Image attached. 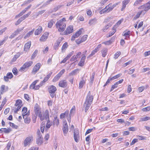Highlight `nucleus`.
<instances>
[{
  "mask_svg": "<svg viewBox=\"0 0 150 150\" xmlns=\"http://www.w3.org/2000/svg\"><path fill=\"white\" fill-rule=\"evenodd\" d=\"M93 99V97L92 95H91L90 92H88L86 99V101L84 104H86L85 108V112H86L89 109L90 105L92 102Z\"/></svg>",
  "mask_w": 150,
  "mask_h": 150,
  "instance_id": "1",
  "label": "nucleus"
},
{
  "mask_svg": "<svg viewBox=\"0 0 150 150\" xmlns=\"http://www.w3.org/2000/svg\"><path fill=\"white\" fill-rule=\"evenodd\" d=\"M119 4L118 3H117L112 5L111 4H110L108 5L105 8L102 9L100 12V13L102 14L105 12H109L111 11L112 9Z\"/></svg>",
  "mask_w": 150,
  "mask_h": 150,
  "instance_id": "2",
  "label": "nucleus"
},
{
  "mask_svg": "<svg viewBox=\"0 0 150 150\" xmlns=\"http://www.w3.org/2000/svg\"><path fill=\"white\" fill-rule=\"evenodd\" d=\"M56 28L59 32L63 31L66 27V24L61 20L58 21L56 23Z\"/></svg>",
  "mask_w": 150,
  "mask_h": 150,
  "instance_id": "3",
  "label": "nucleus"
},
{
  "mask_svg": "<svg viewBox=\"0 0 150 150\" xmlns=\"http://www.w3.org/2000/svg\"><path fill=\"white\" fill-rule=\"evenodd\" d=\"M138 9H143L141 11L142 12V15H144L150 9V1L146 4L139 6Z\"/></svg>",
  "mask_w": 150,
  "mask_h": 150,
  "instance_id": "4",
  "label": "nucleus"
},
{
  "mask_svg": "<svg viewBox=\"0 0 150 150\" xmlns=\"http://www.w3.org/2000/svg\"><path fill=\"white\" fill-rule=\"evenodd\" d=\"M56 90V88L54 86H51L48 88V91L50 93L51 97L52 98H53L55 96V93Z\"/></svg>",
  "mask_w": 150,
  "mask_h": 150,
  "instance_id": "5",
  "label": "nucleus"
},
{
  "mask_svg": "<svg viewBox=\"0 0 150 150\" xmlns=\"http://www.w3.org/2000/svg\"><path fill=\"white\" fill-rule=\"evenodd\" d=\"M39 117L41 120L46 119L49 118V111L48 110H46L43 114L42 115L41 113L39 115Z\"/></svg>",
  "mask_w": 150,
  "mask_h": 150,
  "instance_id": "6",
  "label": "nucleus"
},
{
  "mask_svg": "<svg viewBox=\"0 0 150 150\" xmlns=\"http://www.w3.org/2000/svg\"><path fill=\"white\" fill-rule=\"evenodd\" d=\"M33 138L32 135L29 136L26 138L24 141L25 146H26L30 143L33 141Z\"/></svg>",
  "mask_w": 150,
  "mask_h": 150,
  "instance_id": "7",
  "label": "nucleus"
},
{
  "mask_svg": "<svg viewBox=\"0 0 150 150\" xmlns=\"http://www.w3.org/2000/svg\"><path fill=\"white\" fill-rule=\"evenodd\" d=\"M33 62L32 61H29L25 62L24 64L21 67L20 69V71H24V69L26 68H28L31 66L33 64Z\"/></svg>",
  "mask_w": 150,
  "mask_h": 150,
  "instance_id": "8",
  "label": "nucleus"
},
{
  "mask_svg": "<svg viewBox=\"0 0 150 150\" xmlns=\"http://www.w3.org/2000/svg\"><path fill=\"white\" fill-rule=\"evenodd\" d=\"M74 133V140L76 142H78L80 139L79 131L77 129H75Z\"/></svg>",
  "mask_w": 150,
  "mask_h": 150,
  "instance_id": "9",
  "label": "nucleus"
},
{
  "mask_svg": "<svg viewBox=\"0 0 150 150\" xmlns=\"http://www.w3.org/2000/svg\"><path fill=\"white\" fill-rule=\"evenodd\" d=\"M75 111V107L74 106L71 109L70 114L69 116L67 117V120L69 123H70L71 120V116L74 115Z\"/></svg>",
  "mask_w": 150,
  "mask_h": 150,
  "instance_id": "10",
  "label": "nucleus"
},
{
  "mask_svg": "<svg viewBox=\"0 0 150 150\" xmlns=\"http://www.w3.org/2000/svg\"><path fill=\"white\" fill-rule=\"evenodd\" d=\"M41 66V64L40 63H37L34 67L32 70V73L35 74L39 69Z\"/></svg>",
  "mask_w": 150,
  "mask_h": 150,
  "instance_id": "11",
  "label": "nucleus"
},
{
  "mask_svg": "<svg viewBox=\"0 0 150 150\" xmlns=\"http://www.w3.org/2000/svg\"><path fill=\"white\" fill-rule=\"evenodd\" d=\"M73 31V25H70L68 27L64 33V35H67L72 33Z\"/></svg>",
  "mask_w": 150,
  "mask_h": 150,
  "instance_id": "12",
  "label": "nucleus"
},
{
  "mask_svg": "<svg viewBox=\"0 0 150 150\" xmlns=\"http://www.w3.org/2000/svg\"><path fill=\"white\" fill-rule=\"evenodd\" d=\"M82 30V29H80L75 34L73 35L71 37V40L74 41L75 40L76 38L78 37L81 34Z\"/></svg>",
  "mask_w": 150,
  "mask_h": 150,
  "instance_id": "13",
  "label": "nucleus"
},
{
  "mask_svg": "<svg viewBox=\"0 0 150 150\" xmlns=\"http://www.w3.org/2000/svg\"><path fill=\"white\" fill-rule=\"evenodd\" d=\"M67 85V81L65 80H62L59 83V86L61 87L65 88Z\"/></svg>",
  "mask_w": 150,
  "mask_h": 150,
  "instance_id": "14",
  "label": "nucleus"
},
{
  "mask_svg": "<svg viewBox=\"0 0 150 150\" xmlns=\"http://www.w3.org/2000/svg\"><path fill=\"white\" fill-rule=\"evenodd\" d=\"M49 35L48 32H45L40 37V40L42 42L45 41L47 39Z\"/></svg>",
  "mask_w": 150,
  "mask_h": 150,
  "instance_id": "15",
  "label": "nucleus"
},
{
  "mask_svg": "<svg viewBox=\"0 0 150 150\" xmlns=\"http://www.w3.org/2000/svg\"><path fill=\"white\" fill-rule=\"evenodd\" d=\"M36 142L38 145H42L43 143V139L42 136H37L36 140Z\"/></svg>",
  "mask_w": 150,
  "mask_h": 150,
  "instance_id": "16",
  "label": "nucleus"
},
{
  "mask_svg": "<svg viewBox=\"0 0 150 150\" xmlns=\"http://www.w3.org/2000/svg\"><path fill=\"white\" fill-rule=\"evenodd\" d=\"M8 90V87L7 86H5L4 85H2L0 87V93L1 94L7 91Z\"/></svg>",
  "mask_w": 150,
  "mask_h": 150,
  "instance_id": "17",
  "label": "nucleus"
},
{
  "mask_svg": "<svg viewBox=\"0 0 150 150\" xmlns=\"http://www.w3.org/2000/svg\"><path fill=\"white\" fill-rule=\"evenodd\" d=\"M13 76L12 74L11 73L8 72V73L6 76H4V79L6 81H8L9 79H11L12 78Z\"/></svg>",
  "mask_w": 150,
  "mask_h": 150,
  "instance_id": "18",
  "label": "nucleus"
},
{
  "mask_svg": "<svg viewBox=\"0 0 150 150\" xmlns=\"http://www.w3.org/2000/svg\"><path fill=\"white\" fill-rule=\"evenodd\" d=\"M131 0H124L122 2V6L121 8V11H123L126 8V5L130 2Z\"/></svg>",
  "mask_w": 150,
  "mask_h": 150,
  "instance_id": "19",
  "label": "nucleus"
},
{
  "mask_svg": "<svg viewBox=\"0 0 150 150\" xmlns=\"http://www.w3.org/2000/svg\"><path fill=\"white\" fill-rule=\"evenodd\" d=\"M31 45V42L30 41L26 43L24 47V51L26 52L28 51Z\"/></svg>",
  "mask_w": 150,
  "mask_h": 150,
  "instance_id": "20",
  "label": "nucleus"
},
{
  "mask_svg": "<svg viewBox=\"0 0 150 150\" xmlns=\"http://www.w3.org/2000/svg\"><path fill=\"white\" fill-rule=\"evenodd\" d=\"M86 58V56L85 55H84L82 57L79 63V66L82 67L84 65Z\"/></svg>",
  "mask_w": 150,
  "mask_h": 150,
  "instance_id": "21",
  "label": "nucleus"
},
{
  "mask_svg": "<svg viewBox=\"0 0 150 150\" xmlns=\"http://www.w3.org/2000/svg\"><path fill=\"white\" fill-rule=\"evenodd\" d=\"M130 33V31H128L127 32L126 31H125L122 34V35L125 36V39L128 40L129 38Z\"/></svg>",
  "mask_w": 150,
  "mask_h": 150,
  "instance_id": "22",
  "label": "nucleus"
},
{
  "mask_svg": "<svg viewBox=\"0 0 150 150\" xmlns=\"http://www.w3.org/2000/svg\"><path fill=\"white\" fill-rule=\"evenodd\" d=\"M69 113V111L68 110H66L64 113H62L60 115V118L61 119H62L64 118L67 117V118L69 116L68 114Z\"/></svg>",
  "mask_w": 150,
  "mask_h": 150,
  "instance_id": "23",
  "label": "nucleus"
},
{
  "mask_svg": "<svg viewBox=\"0 0 150 150\" xmlns=\"http://www.w3.org/2000/svg\"><path fill=\"white\" fill-rule=\"evenodd\" d=\"M42 28L41 26H39L38 27V28L37 29L35 32V35H39L42 32Z\"/></svg>",
  "mask_w": 150,
  "mask_h": 150,
  "instance_id": "24",
  "label": "nucleus"
},
{
  "mask_svg": "<svg viewBox=\"0 0 150 150\" xmlns=\"http://www.w3.org/2000/svg\"><path fill=\"white\" fill-rule=\"evenodd\" d=\"M11 131V129H6V128H1L0 130L1 133L4 132L6 133H8Z\"/></svg>",
  "mask_w": 150,
  "mask_h": 150,
  "instance_id": "25",
  "label": "nucleus"
},
{
  "mask_svg": "<svg viewBox=\"0 0 150 150\" xmlns=\"http://www.w3.org/2000/svg\"><path fill=\"white\" fill-rule=\"evenodd\" d=\"M97 23V19L96 18L92 19L90 20L88 24L90 25H94Z\"/></svg>",
  "mask_w": 150,
  "mask_h": 150,
  "instance_id": "26",
  "label": "nucleus"
},
{
  "mask_svg": "<svg viewBox=\"0 0 150 150\" xmlns=\"http://www.w3.org/2000/svg\"><path fill=\"white\" fill-rule=\"evenodd\" d=\"M108 52V49L107 48H104L102 49L101 51L102 56L103 57H105L107 54Z\"/></svg>",
  "mask_w": 150,
  "mask_h": 150,
  "instance_id": "27",
  "label": "nucleus"
},
{
  "mask_svg": "<svg viewBox=\"0 0 150 150\" xmlns=\"http://www.w3.org/2000/svg\"><path fill=\"white\" fill-rule=\"evenodd\" d=\"M22 102L21 100H18L16 101V103L15 104V105L16 106H17L18 108H19V107H20L21 108L22 106Z\"/></svg>",
  "mask_w": 150,
  "mask_h": 150,
  "instance_id": "28",
  "label": "nucleus"
},
{
  "mask_svg": "<svg viewBox=\"0 0 150 150\" xmlns=\"http://www.w3.org/2000/svg\"><path fill=\"white\" fill-rule=\"evenodd\" d=\"M98 51V50H97V48H95L94 50L92 51L91 53L87 57V58L88 59L90 58V57L94 55Z\"/></svg>",
  "mask_w": 150,
  "mask_h": 150,
  "instance_id": "29",
  "label": "nucleus"
},
{
  "mask_svg": "<svg viewBox=\"0 0 150 150\" xmlns=\"http://www.w3.org/2000/svg\"><path fill=\"white\" fill-rule=\"evenodd\" d=\"M62 40H61L58 39L57 40L56 42L55 43L54 46V48L55 50L58 49V47L61 42Z\"/></svg>",
  "mask_w": 150,
  "mask_h": 150,
  "instance_id": "30",
  "label": "nucleus"
},
{
  "mask_svg": "<svg viewBox=\"0 0 150 150\" xmlns=\"http://www.w3.org/2000/svg\"><path fill=\"white\" fill-rule=\"evenodd\" d=\"M38 81V80H36L34 81L30 85V88L31 89H35V85L36 83Z\"/></svg>",
  "mask_w": 150,
  "mask_h": 150,
  "instance_id": "31",
  "label": "nucleus"
},
{
  "mask_svg": "<svg viewBox=\"0 0 150 150\" xmlns=\"http://www.w3.org/2000/svg\"><path fill=\"white\" fill-rule=\"evenodd\" d=\"M53 124L57 126H58L59 124V120L57 119V117L55 116L54 117V119L53 121Z\"/></svg>",
  "mask_w": 150,
  "mask_h": 150,
  "instance_id": "32",
  "label": "nucleus"
},
{
  "mask_svg": "<svg viewBox=\"0 0 150 150\" xmlns=\"http://www.w3.org/2000/svg\"><path fill=\"white\" fill-rule=\"evenodd\" d=\"M52 125H53L52 122H50L49 120H48L46 124L45 129L47 130V129H48L50 128Z\"/></svg>",
  "mask_w": 150,
  "mask_h": 150,
  "instance_id": "33",
  "label": "nucleus"
},
{
  "mask_svg": "<svg viewBox=\"0 0 150 150\" xmlns=\"http://www.w3.org/2000/svg\"><path fill=\"white\" fill-rule=\"evenodd\" d=\"M34 111L35 112V114L37 115L38 114V116L39 117V115L41 114V112L39 110V109L38 107H35L34 108Z\"/></svg>",
  "mask_w": 150,
  "mask_h": 150,
  "instance_id": "34",
  "label": "nucleus"
},
{
  "mask_svg": "<svg viewBox=\"0 0 150 150\" xmlns=\"http://www.w3.org/2000/svg\"><path fill=\"white\" fill-rule=\"evenodd\" d=\"M78 71L79 69H75L70 72L69 75L70 76L76 75L77 74Z\"/></svg>",
  "mask_w": 150,
  "mask_h": 150,
  "instance_id": "35",
  "label": "nucleus"
},
{
  "mask_svg": "<svg viewBox=\"0 0 150 150\" xmlns=\"http://www.w3.org/2000/svg\"><path fill=\"white\" fill-rule=\"evenodd\" d=\"M142 15V12L141 11H139L137 14L134 17L133 20H135L138 18L140 15Z\"/></svg>",
  "mask_w": 150,
  "mask_h": 150,
  "instance_id": "36",
  "label": "nucleus"
},
{
  "mask_svg": "<svg viewBox=\"0 0 150 150\" xmlns=\"http://www.w3.org/2000/svg\"><path fill=\"white\" fill-rule=\"evenodd\" d=\"M85 81L83 79H82V80L80 82L79 85V88L80 89L83 87V85L85 84Z\"/></svg>",
  "mask_w": 150,
  "mask_h": 150,
  "instance_id": "37",
  "label": "nucleus"
},
{
  "mask_svg": "<svg viewBox=\"0 0 150 150\" xmlns=\"http://www.w3.org/2000/svg\"><path fill=\"white\" fill-rule=\"evenodd\" d=\"M8 38V36H5L4 37L2 40L0 41V46L2 45L6 41Z\"/></svg>",
  "mask_w": 150,
  "mask_h": 150,
  "instance_id": "38",
  "label": "nucleus"
},
{
  "mask_svg": "<svg viewBox=\"0 0 150 150\" xmlns=\"http://www.w3.org/2000/svg\"><path fill=\"white\" fill-rule=\"evenodd\" d=\"M6 100H7L6 99V98H4L3 101L2 103L1 104V106L0 107V111L2 110L5 104V103L6 102Z\"/></svg>",
  "mask_w": 150,
  "mask_h": 150,
  "instance_id": "39",
  "label": "nucleus"
},
{
  "mask_svg": "<svg viewBox=\"0 0 150 150\" xmlns=\"http://www.w3.org/2000/svg\"><path fill=\"white\" fill-rule=\"evenodd\" d=\"M38 52V50H36L35 51L31 57V59H33L35 57L37 54Z\"/></svg>",
  "mask_w": 150,
  "mask_h": 150,
  "instance_id": "40",
  "label": "nucleus"
},
{
  "mask_svg": "<svg viewBox=\"0 0 150 150\" xmlns=\"http://www.w3.org/2000/svg\"><path fill=\"white\" fill-rule=\"evenodd\" d=\"M63 128H65L68 129V127L67 123L66 121L65 120L63 122Z\"/></svg>",
  "mask_w": 150,
  "mask_h": 150,
  "instance_id": "41",
  "label": "nucleus"
},
{
  "mask_svg": "<svg viewBox=\"0 0 150 150\" xmlns=\"http://www.w3.org/2000/svg\"><path fill=\"white\" fill-rule=\"evenodd\" d=\"M33 32H34V30H31V31L29 32L24 37V38L25 39L27 38L30 37V35L33 34Z\"/></svg>",
  "mask_w": 150,
  "mask_h": 150,
  "instance_id": "42",
  "label": "nucleus"
},
{
  "mask_svg": "<svg viewBox=\"0 0 150 150\" xmlns=\"http://www.w3.org/2000/svg\"><path fill=\"white\" fill-rule=\"evenodd\" d=\"M123 21V19H121L119 21L116 23V24L113 27L114 28H116L118 27L122 23Z\"/></svg>",
  "mask_w": 150,
  "mask_h": 150,
  "instance_id": "43",
  "label": "nucleus"
},
{
  "mask_svg": "<svg viewBox=\"0 0 150 150\" xmlns=\"http://www.w3.org/2000/svg\"><path fill=\"white\" fill-rule=\"evenodd\" d=\"M143 1V0H136L134 2V5L135 6H137L138 4H140Z\"/></svg>",
  "mask_w": 150,
  "mask_h": 150,
  "instance_id": "44",
  "label": "nucleus"
},
{
  "mask_svg": "<svg viewBox=\"0 0 150 150\" xmlns=\"http://www.w3.org/2000/svg\"><path fill=\"white\" fill-rule=\"evenodd\" d=\"M112 29L113 30V31L109 33V35L107 36L108 37L111 36L112 35H113L115 32L116 31V28H114V27H113Z\"/></svg>",
  "mask_w": 150,
  "mask_h": 150,
  "instance_id": "45",
  "label": "nucleus"
},
{
  "mask_svg": "<svg viewBox=\"0 0 150 150\" xmlns=\"http://www.w3.org/2000/svg\"><path fill=\"white\" fill-rule=\"evenodd\" d=\"M20 56L19 54H16L14 55V57L11 60V61L12 62H14L16 61V59L19 57Z\"/></svg>",
  "mask_w": 150,
  "mask_h": 150,
  "instance_id": "46",
  "label": "nucleus"
},
{
  "mask_svg": "<svg viewBox=\"0 0 150 150\" xmlns=\"http://www.w3.org/2000/svg\"><path fill=\"white\" fill-rule=\"evenodd\" d=\"M60 77V76L59 75V74H57L53 79V81L54 82H55L59 80Z\"/></svg>",
  "mask_w": 150,
  "mask_h": 150,
  "instance_id": "47",
  "label": "nucleus"
},
{
  "mask_svg": "<svg viewBox=\"0 0 150 150\" xmlns=\"http://www.w3.org/2000/svg\"><path fill=\"white\" fill-rule=\"evenodd\" d=\"M78 57L77 55H76H76H74L72 57L70 60L71 62L74 61L78 58Z\"/></svg>",
  "mask_w": 150,
  "mask_h": 150,
  "instance_id": "48",
  "label": "nucleus"
},
{
  "mask_svg": "<svg viewBox=\"0 0 150 150\" xmlns=\"http://www.w3.org/2000/svg\"><path fill=\"white\" fill-rule=\"evenodd\" d=\"M53 25V21L52 20H51L49 21L48 23V27L51 28L52 26Z\"/></svg>",
  "mask_w": 150,
  "mask_h": 150,
  "instance_id": "49",
  "label": "nucleus"
},
{
  "mask_svg": "<svg viewBox=\"0 0 150 150\" xmlns=\"http://www.w3.org/2000/svg\"><path fill=\"white\" fill-rule=\"evenodd\" d=\"M88 37V35H86L83 36L81 38V39L83 42L86 40Z\"/></svg>",
  "mask_w": 150,
  "mask_h": 150,
  "instance_id": "50",
  "label": "nucleus"
},
{
  "mask_svg": "<svg viewBox=\"0 0 150 150\" xmlns=\"http://www.w3.org/2000/svg\"><path fill=\"white\" fill-rule=\"evenodd\" d=\"M121 52H117L114 55V58L115 59H117L118 57L120 55Z\"/></svg>",
  "mask_w": 150,
  "mask_h": 150,
  "instance_id": "51",
  "label": "nucleus"
},
{
  "mask_svg": "<svg viewBox=\"0 0 150 150\" xmlns=\"http://www.w3.org/2000/svg\"><path fill=\"white\" fill-rule=\"evenodd\" d=\"M150 119V117L147 116H146L144 117H142L141 118V120L142 121H146L148 120H149Z\"/></svg>",
  "mask_w": 150,
  "mask_h": 150,
  "instance_id": "52",
  "label": "nucleus"
},
{
  "mask_svg": "<svg viewBox=\"0 0 150 150\" xmlns=\"http://www.w3.org/2000/svg\"><path fill=\"white\" fill-rule=\"evenodd\" d=\"M142 111L144 112H146L150 110V106L143 108L142 109Z\"/></svg>",
  "mask_w": 150,
  "mask_h": 150,
  "instance_id": "53",
  "label": "nucleus"
},
{
  "mask_svg": "<svg viewBox=\"0 0 150 150\" xmlns=\"http://www.w3.org/2000/svg\"><path fill=\"white\" fill-rule=\"evenodd\" d=\"M29 115V112H28L26 114H22L23 118L25 120L28 117V116Z\"/></svg>",
  "mask_w": 150,
  "mask_h": 150,
  "instance_id": "54",
  "label": "nucleus"
},
{
  "mask_svg": "<svg viewBox=\"0 0 150 150\" xmlns=\"http://www.w3.org/2000/svg\"><path fill=\"white\" fill-rule=\"evenodd\" d=\"M95 75V73L94 72H93V73L92 74V76L90 78V81L91 83H93L94 79V76Z\"/></svg>",
  "mask_w": 150,
  "mask_h": 150,
  "instance_id": "55",
  "label": "nucleus"
},
{
  "mask_svg": "<svg viewBox=\"0 0 150 150\" xmlns=\"http://www.w3.org/2000/svg\"><path fill=\"white\" fill-rule=\"evenodd\" d=\"M137 137L138 139L139 140H146V137L142 136H137Z\"/></svg>",
  "mask_w": 150,
  "mask_h": 150,
  "instance_id": "56",
  "label": "nucleus"
},
{
  "mask_svg": "<svg viewBox=\"0 0 150 150\" xmlns=\"http://www.w3.org/2000/svg\"><path fill=\"white\" fill-rule=\"evenodd\" d=\"M112 80L110 77L108 78L105 83L104 85V86H106L109 83L110 81Z\"/></svg>",
  "mask_w": 150,
  "mask_h": 150,
  "instance_id": "57",
  "label": "nucleus"
},
{
  "mask_svg": "<svg viewBox=\"0 0 150 150\" xmlns=\"http://www.w3.org/2000/svg\"><path fill=\"white\" fill-rule=\"evenodd\" d=\"M68 46V44L67 42H65L63 45L62 50H64Z\"/></svg>",
  "mask_w": 150,
  "mask_h": 150,
  "instance_id": "58",
  "label": "nucleus"
},
{
  "mask_svg": "<svg viewBox=\"0 0 150 150\" xmlns=\"http://www.w3.org/2000/svg\"><path fill=\"white\" fill-rule=\"evenodd\" d=\"M62 130L63 132L64 135L65 136H66L67 133L68 132V129L62 128Z\"/></svg>",
  "mask_w": 150,
  "mask_h": 150,
  "instance_id": "59",
  "label": "nucleus"
},
{
  "mask_svg": "<svg viewBox=\"0 0 150 150\" xmlns=\"http://www.w3.org/2000/svg\"><path fill=\"white\" fill-rule=\"evenodd\" d=\"M121 76L120 74H118L112 77H111L112 80H113L115 79H116L120 77Z\"/></svg>",
  "mask_w": 150,
  "mask_h": 150,
  "instance_id": "60",
  "label": "nucleus"
},
{
  "mask_svg": "<svg viewBox=\"0 0 150 150\" xmlns=\"http://www.w3.org/2000/svg\"><path fill=\"white\" fill-rule=\"evenodd\" d=\"M117 84H115V83L113 85H112L110 89V91H112L114 89L117 88Z\"/></svg>",
  "mask_w": 150,
  "mask_h": 150,
  "instance_id": "61",
  "label": "nucleus"
},
{
  "mask_svg": "<svg viewBox=\"0 0 150 150\" xmlns=\"http://www.w3.org/2000/svg\"><path fill=\"white\" fill-rule=\"evenodd\" d=\"M27 111V108L26 107H24L22 110V114H26L25 113Z\"/></svg>",
  "mask_w": 150,
  "mask_h": 150,
  "instance_id": "62",
  "label": "nucleus"
},
{
  "mask_svg": "<svg viewBox=\"0 0 150 150\" xmlns=\"http://www.w3.org/2000/svg\"><path fill=\"white\" fill-rule=\"evenodd\" d=\"M74 51H72L71 52H70L66 57V58L68 59L72 55L74 54Z\"/></svg>",
  "mask_w": 150,
  "mask_h": 150,
  "instance_id": "63",
  "label": "nucleus"
},
{
  "mask_svg": "<svg viewBox=\"0 0 150 150\" xmlns=\"http://www.w3.org/2000/svg\"><path fill=\"white\" fill-rule=\"evenodd\" d=\"M30 119L29 117L24 120V122L25 123L29 124L30 122Z\"/></svg>",
  "mask_w": 150,
  "mask_h": 150,
  "instance_id": "64",
  "label": "nucleus"
}]
</instances>
